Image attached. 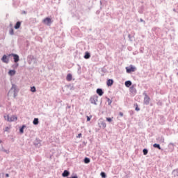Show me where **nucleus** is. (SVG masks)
Masks as SVG:
<instances>
[{"label": "nucleus", "instance_id": "obj_23", "mask_svg": "<svg viewBox=\"0 0 178 178\" xmlns=\"http://www.w3.org/2000/svg\"><path fill=\"white\" fill-rule=\"evenodd\" d=\"M31 91L32 92H35V91H36L35 87H34V86L31 87Z\"/></svg>", "mask_w": 178, "mask_h": 178}, {"label": "nucleus", "instance_id": "obj_9", "mask_svg": "<svg viewBox=\"0 0 178 178\" xmlns=\"http://www.w3.org/2000/svg\"><path fill=\"white\" fill-rule=\"evenodd\" d=\"M70 175V172L67 170H64V172L62 174L63 177H67Z\"/></svg>", "mask_w": 178, "mask_h": 178}, {"label": "nucleus", "instance_id": "obj_1", "mask_svg": "<svg viewBox=\"0 0 178 178\" xmlns=\"http://www.w3.org/2000/svg\"><path fill=\"white\" fill-rule=\"evenodd\" d=\"M4 119L7 122H15L17 120V117L13 115L12 117L10 118L9 115H7V116H4Z\"/></svg>", "mask_w": 178, "mask_h": 178}, {"label": "nucleus", "instance_id": "obj_31", "mask_svg": "<svg viewBox=\"0 0 178 178\" xmlns=\"http://www.w3.org/2000/svg\"><path fill=\"white\" fill-rule=\"evenodd\" d=\"M108 105H111L112 104V101H111V99H108Z\"/></svg>", "mask_w": 178, "mask_h": 178}, {"label": "nucleus", "instance_id": "obj_18", "mask_svg": "<svg viewBox=\"0 0 178 178\" xmlns=\"http://www.w3.org/2000/svg\"><path fill=\"white\" fill-rule=\"evenodd\" d=\"M153 147L154 148H158V149H161V145H159V144L155 143V144L153 145Z\"/></svg>", "mask_w": 178, "mask_h": 178}, {"label": "nucleus", "instance_id": "obj_8", "mask_svg": "<svg viewBox=\"0 0 178 178\" xmlns=\"http://www.w3.org/2000/svg\"><path fill=\"white\" fill-rule=\"evenodd\" d=\"M96 92L99 95V97H102V95H104V91H102V89L101 88L97 89Z\"/></svg>", "mask_w": 178, "mask_h": 178}, {"label": "nucleus", "instance_id": "obj_22", "mask_svg": "<svg viewBox=\"0 0 178 178\" xmlns=\"http://www.w3.org/2000/svg\"><path fill=\"white\" fill-rule=\"evenodd\" d=\"M9 33L10 35H13V34H15V31H13V29H10Z\"/></svg>", "mask_w": 178, "mask_h": 178}, {"label": "nucleus", "instance_id": "obj_11", "mask_svg": "<svg viewBox=\"0 0 178 178\" xmlns=\"http://www.w3.org/2000/svg\"><path fill=\"white\" fill-rule=\"evenodd\" d=\"M129 90L130 92H131L132 94H136L137 92V90H136V88L134 86H131Z\"/></svg>", "mask_w": 178, "mask_h": 178}, {"label": "nucleus", "instance_id": "obj_34", "mask_svg": "<svg viewBox=\"0 0 178 178\" xmlns=\"http://www.w3.org/2000/svg\"><path fill=\"white\" fill-rule=\"evenodd\" d=\"M9 177V174H6V177Z\"/></svg>", "mask_w": 178, "mask_h": 178}, {"label": "nucleus", "instance_id": "obj_28", "mask_svg": "<svg viewBox=\"0 0 178 178\" xmlns=\"http://www.w3.org/2000/svg\"><path fill=\"white\" fill-rule=\"evenodd\" d=\"M11 89H12V90H13V89L16 90V85L13 84V86H12V88H11Z\"/></svg>", "mask_w": 178, "mask_h": 178}, {"label": "nucleus", "instance_id": "obj_13", "mask_svg": "<svg viewBox=\"0 0 178 178\" xmlns=\"http://www.w3.org/2000/svg\"><path fill=\"white\" fill-rule=\"evenodd\" d=\"M99 127H102L103 129H105V127H106V123H105V122L102 121L101 123L99 124Z\"/></svg>", "mask_w": 178, "mask_h": 178}, {"label": "nucleus", "instance_id": "obj_4", "mask_svg": "<svg viewBox=\"0 0 178 178\" xmlns=\"http://www.w3.org/2000/svg\"><path fill=\"white\" fill-rule=\"evenodd\" d=\"M90 101L91 104H93L94 105H97V102L98 101V96L95 95L90 97Z\"/></svg>", "mask_w": 178, "mask_h": 178}, {"label": "nucleus", "instance_id": "obj_27", "mask_svg": "<svg viewBox=\"0 0 178 178\" xmlns=\"http://www.w3.org/2000/svg\"><path fill=\"white\" fill-rule=\"evenodd\" d=\"M101 176L102 177H104V178L106 177V175L105 174V172H101Z\"/></svg>", "mask_w": 178, "mask_h": 178}, {"label": "nucleus", "instance_id": "obj_3", "mask_svg": "<svg viewBox=\"0 0 178 178\" xmlns=\"http://www.w3.org/2000/svg\"><path fill=\"white\" fill-rule=\"evenodd\" d=\"M42 23L47 26H50L51 23H52V19L49 17H46L43 19Z\"/></svg>", "mask_w": 178, "mask_h": 178}, {"label": "nucleus", "instance_id": "obj_25", "mask_svg": "<svg viewBox=\"0 0 178 178\" xmlns=\"http://www.w3.org/2000/svg\"><path fill=\"white\" fill-rule=\"evenodd\" d=\"M26 127V126L23 125L22 127L19 129L20 133L23 134L24 133V129Z\"/></svg>", "mask_w": 178, "mask_h": 178}, {"label": "nucleus", "instance_id": "obj_29", "mask_svg": "<svg viewBox=\"0 0 178 178\" xmlns=\"http://www.w3.org/2000/svg\"><path fill=\"white\" fill-rule=\"evenodd\" d=\"M91 120V118L87 116V122H90Z\"/></svg>", "mask_w": 178, "mask_h": 178}, {"label": "nucleus", "instance_id": "obj_17", "mask_svg": "<svg viewBox=\"0 0 178 178\" xmlns=\"http://www.w3.org/2000/svg\"><path fill=\"white\" fill-rule=\"evenodd\" d=\"M125 86H126V87H130V86H131V81H127L125 82Z\"/></svg>", "mask_w": 178, "mask_h": 178}, {"label": "nucleus", "instance_id": "obj_2", "mask_svg": "<svg viewBox=\"0 0 178 178\" xmlns=\"http://www.w3.org/2000/svg\"><path fill=\"white\" fill-rule=\"evenodd\" d=\"M127 73H131L137 70V68L134 65H131L129 67H126Z\"/></svg>", "mask_w": 178, "mask_h": 178}, {"label": "nucleus", "instance_id": "obj_10", "mask_svg": "<svg viewBox=\"0 0 178 178\" xmlns=\"http://www.w3.org/2000/svg\"><path fill=\"white\" fill-rule=\"evenodd\" d=\"M108 87H111V86H113V79H108L106 83Z\"/></svg>", "mask_w": 178, "mask_h": 178}, {"label": "nucleus", "instance_id": "obj_12", "mask_svg": "<svg viewBox=\"0 0 178 178\" xmlns=\"http://www.w3.org/2000/svg\"><path fill=\"white\" fill-rule=\"evenodd\" d=\"M20 26H22V23L20 22H17L15 25V29L17 30L18 29H20Z\"/></svg>", "mask_w": 178, "mask_h": 178}, {"label": "nucleus", "instance_id": "obj_26", "mask_svg": "<svg viewBox=\"0 0 178 178\" xmlns=\"http://www.w3.org/2000/svg\"><path fill=\"white\" fill-rule=\"evenodd\" d=\"M147 154H148V150L147 149H143V154L147 155Z\"/></svg>", "mask_w": 178, "mask_h": 178}, {"label": "nucleus", "instance_id": "obj_5", "mask_svg": "<svg viewBox=\"0 0 178 178\" xmlns=\"http://www.w3.org/2000/svg\"><path fill=\"white\" fill-rule=\"evenodd\" d=\"M10 56H13L14 62L15 63H17V62H19V55L15 54H10Z\"/></svg>", "mask_w": 178, "mask_h": 178}, {"label": "nucleus", "instance_id": "obj_19", "mask_svg": "<svg viewBox=\"0 0 178 178\" xmlns=\"http://www.w3.org/2000/svg\"><path fill=\"white\" fill-rule=\"evenodd\" d=\"M33 124L37 125L38 124V118H35L33 122Z\"/></svg>", "mask_w": 178, "mask_h": 178}, {"label": "nucleus", "instance_id": "obj_20", "mask_svg": "<svg viewBox=\"0 0 178 178\" xmlns=\"http://www.w3.org/2000/svg\"><path fill=\"white\" fill-rule=\"evenodd\" d=\"M113 119V117L111 118H106V120L107 122H108L109 123L112 122V120Z\"/></svg>", "mask_w": 178, "mask_h": 178}, {"label": "nucleus", "instance_id": "obj_7", "mask_svg": "<svg viewBox=\"0 0 178 178\" xmlns=\"http://www.w3.org/2000/svg\"><path fill=\"white\" fill-rule=\"evenodd\" d=\"M1 60L4 63H9V59H8V56H6V55L3 56Z\"/></svg>", "mask_w": 178, "mask_h": 178}, {"label": "nucleus", "instance_id": "obj_24", "mask_svg": "<svg viewBox=\"0 0 178 178\" xmlns=\"http://www.w3.org/2000/svg\"><path fill=\"white\" fill-rule=\"evenodd\" d=\"M134 106H136V111H140V108H138V104H134Z\"/></svg>", "mask_w": 178, "mask_h": 178}, {"label": "nucleus", "instance_id": "obj_21", "mask_svg": "<svg viewBox=\"0 0 178 178\" xmlns=\"http://www.w3.org/2000/svg\"><path fill=\"white\" fill-rule=\"evenodd\" d=\"M85 163H90V159L87 157L84 159Z\"/></svg>", "mask_w": 178, "mask_h": 178}, {"label": "nucleus", "instance_id": "obj_32", "mask_svg": "<svg viewBox=\"0 0 178 178\" xmlns=\"http://www.w3.org/2000/svg\"><path fill=\"white\" fill-rule=\"evenodd\" d=\"M119 115H120V116L122 117V116H123V113L120 112V113H119Z\"/></svg>", "mask_w": 178, "mask_h": 178}, {"label": "nucleus", "instance_id": "obj_33", "mask_svg": "<svg viewBox=\"0 0 178 178\" xmlns=\"http://www.w3.org/2000/svg\"><path fill=\"white\" fill-rule=\"evenodd\" d=\"M68 178H78V177H77V176H74V177H68Z\"/></svg>", "mask_w": 178, "mask_h": 178}, {"label": "nucleus", "instance_id": "obj_15", "mask_svg": "<svg viewBox=\"0 0 178 178\" xmlns=\"http://www.w3.org/2000/svg\"><path fill=\"white\" fill-rule=\"evenodd\" d=\"M8 74L10 76H15V74H16V71L15 70H10L8 72Z\"/></svg>", "mask_w": 178, "mask_h": 178}, {"label": "nucleus", "instance_id": "obj_30", "mask_svg": "<svg viewBox=\"0 0 178 178\" xmlns=\"http://www.w3.org/2000/svg\"><path fill=\"white\" fill-rule=\"evenodd\" d=\"M81 134H79L78 136H76L77 138H81Z\"/></svg>", "mask_w": 178, "mask_h": 178}, {"label": "nucleus", "instance_id": "obj_16", "mask_svg": "<svg viewBox=\"0 0 178 178\" xmlns=\"http://www.w3.org/2000/svg\"><path fill=\"white\" fill-rule=\"evenodd\" d=\"M90 57H91V56L90 55V53L86 52L84 56L85 59H90Z\"/></svg>", "mask_w": 178, "mask_h": 178}, {"label": "nucleus", "instance_id": "obj_6", "mask_svg": "<svg viewBox=\"0 0 178 178\" xmlns=\"http://www.w3.org/2000/svg\"><path fill=\"white\" fill-rule=\"evenodd\" d=\"M150 98L149 97L148 95H145V98H144V103L146 105H148L149 104Z\"/></svg>", "mask_w": 178, "mask_h": 178}, {"label": "nucleus", "instance_id": "obj_14", "mask_svg": "<svg viewBox=\"0 0 178 178\" xmlns=\"http://www.w3.org/2000/svg\"><path fill=\"white\" fill-rule=\"evenodd\" d=\"M72 79H73V76H72V74H68L67 75V78H66L67 81H72Z\"/></svg>", "mask_w": 178, "mask_h": 178}]
</instances>
